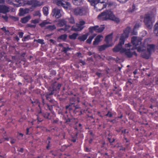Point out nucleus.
<instances>
[{"label": "nucleus", "instance_id": "10", "mask_svg": "<svg viewBox=\"0 0 158 158\" xmlns=\"http://www.w3.org/2000/svg\"><path fill=\"white\" fill-rule=\"evenodd\" d=\"M135 48L137 49L138 52L141 53V56H142V54L143 53H146V41H145L143 44L141 45L136 47Z\"/></svg>", "mask_w": 158, "mask_h": 158}, {"label": "nucleus", "instance_id": "51", "mask_svg": "<svg viewBox=\"0 0 158 158\" xmlns=\"http://www.w3.org/2000/svg\"><path fill=\"white\" fill-rule=\"evenodd\" d=\"M19 37L20 38H22L23 36V32H19Z\"/></svg>", "mask_w": 158, "mask_h": 158}, {"label": "nucleus", "instance_id": "46", "mask_svg": "<svg viewBox=\"0 0 158 158\" xmlns=\"http://www.w3.org/2000/svg\"><path fill=\"white\" fill-rule=\"evenodd\" d=\"M70 23H75L74 18L71 17L70 19Z\"/></svg>", "mask_w": 158, "mask_h": 158}, {"label": "nucleus", "instance_id": "48", "mask_svg": "<svg viewBox=\"0 0 158 158\" xmlns=\"http://www.w3.org/2000/svg\"><path fill=\"white\" fill-rule=\"evenodd\" d=\"M117 147H120L119 150H122V151H125V148L124 147H123L122 146H120L119 145H118L117 146Z\"/></svg>", "mask_w": 158, "mask_h": 158}, {"label": "nucleus", "instance_id": "8", "mask_svg": "<svg viewBox=\"0 0 158 158\" xmlns=\"http://www.w3.org/2000/svg\"><path fill=\"white\" fill-rule=\"evenodd\" d=\"M120 39H119V41L118 44L113 49V51L114 52H120L121 53H123L125 51V49L123 48L122 45L124 44L120 43Z\"/></svg>", "mask_w": 158, "mask_h": 158}, {"label": "nucleus", "instance_id": "36", "mask_svg": "<svg viewBox=\"0 0 158 158\" xmlns=\"http://www.w3.org/2000/svg\"><path fill=\"white\" fill-rule=\"evenodd\" d=\"M136 10V8L135 6L133 4L132 6V7L130 8V11L131 12H133L135 11Z\"/></svg>", "mask_w": 158, "mask_h": 158}, {"label": "nucleus", "instance_id": "56", "mask_svg": "<svg viewBox=\"0 0 158 158\" xmlns=\"http://www.w3.org/2000/svg\"><path fill=\"white\" fill-rule=\"evenodd\" d=\"M136 29H134V30L132 32V34H133V35H136V34H137V32L135 31V30H136Z\"/></svg>", "mask_w": 158, "mask_h": 158}, {"label": "nucleus", "instance_id": "27", "mask_svg": "<svg viewBox=\"0 0 158 158\" xmlns=\"http://www.w3.org/2000/svg\"><path fill=\"white\" fill-rule=\"evenodd\" d=\"M67 37V35L66 34H64L60 36L58 38V40H65Z\"/></svg>", "mask_w": 158, "mask_h": 158}, {"label": "nucleus", "instance_id": "26", "mask_svg": "<svg viewBox=\"0 0 158 158\" xmlns=\"http://www.w3.org/2000/svg\"><path fill=\"white\" fill-rule=\"evenodd\" d=\"M63 0H55L54 1L55 3L58 6H61L63 5Z\"/></svg>", "mask_w": 158, "mask_h": 158}, {"label": "nucleus", "instance_id": "62", "mask_svg": "<svg viewBox=\"0 0 158 158\" xmlns=\"http://www.w3.org/2000/svg\"><path fill=\"white\" fill-rule=\"evenodd\" d=\"M131 46L129 44H125V47H130Z\"/></svg>", "mask_w": 158, "mask_h": 158}, {"label": "nucleus", "instance_id": "64", "mask_svg": "<svg viewBox=\"0 0 158 158\" xmlns=\"http://www.w3.org/2000/svg\"><path fill=\"white\" fill-rule=\"evenodd\" d=\"M126 130H122V133H127L128 132V131H126Z\"/></svg>", "mask_w": 158, "mask_h": 158}, {"label": "nucleus", "instance_id": "16", "mask_svg": "<svg viewBox=\"0 0 158 158\" xmlns=\"http://www.w3.org/2000/svg\"><path fill=\"white\" fill-rule=\"evenodd\" d=\"M29 9L28 8H20L19 10V15L20 16L24 15L25 14L29 13Z\"/></svg>", "mask_w": 158, "mask_h": 158}, {"label": "nucleus", "instance_id": "19", "mask_svg": "<svg viewBox=\"0 0 158 158\" xmlns=\"http://www.w3.org/2000/svg\"><path fill=\"white\" fill-rule=\"evenodd\" d=\"M105 5H106V7H107L108 8H115L116 6L115 3L114 2H109L107 3H106Z\"/></svg>", "mask_w": 158, "mask_h": 158}, {"label": "nucleus", "instance_id": "58", "mask_svg": "<svg viewBox=\"0 0 158 158\" xmlns=\"http://www.w3.org/2000/svg\"><path fill=\"white\" fill-rule=\"evenodd\" d=\"M28 37V36H27L24 37L23 39V41H26V40L27 39Z\"/></svg>", "mask_w": 158, "mask_h": 158}, {"label": "nucleus", "instance_id": "41", "mask_svg": "<svg viewBox=\"0 0 158 158\" xmlns=\"http://www.w3.org/2000/svg\"><path fill=\"white\" fill-rule=\"evenodd\" d=\"M77 25L78 27V29L80 31H81L84 27V26L81 25L79 23L77 24Z\"/></svg>", "mask_w": 158, "mask_h": 158}, {"label": "nucleus", "instance_id": "33", "mask_svg": "<svg viewBox=\"0 0 158 158\" xmlns=\"http://www.w3.org/2000/svg\"><path fill=\"white\" fill-rule=\"evenodd\" d=\"M78 36V34L77 33H74L72 35H70V39L75 40Z\"/></svg>", "mask_w": 158, "mask_h": 158}, {"label": "nucleus", "instance_id": "31", "mask_svg": "<svg viewBox=\"0 0 158 158\" xmlns=\"http://www.w3.org/2000/svg\"><path fill=\"white\" fill-rule=\"evenodd\" d=\"M18 3L19 6H23L25 4L24 0H15Z\"/></svg>", "mask_w": 158, "mask_h": 158}, {"label": "nucleus", "instance_id": "45", "mask_svg": "<svg viewBox=\"0 0 158 158\" xmlns=\"http://www.w3.org/2000/svg\"><path fill=\"white\" fill-rule=\"evenodd\" d=\"M140 26V24L139 23H136L134 27V29H138Z\"/></svg>", "mask_w": 158, "mask_h": 158}, {"label": "nucleus", "instance_id": "17", "mask_svg": "<svg viewBox=\"0 0 158 158\" xmlns=\"http://www.w3.org/2000/svg\"><path fill=\"white\" fill-rule=\"evenodd\" d=\"M103 38V37L102 35H98L95 39V40L93 42V44L97 45L98 43L100 42Z\"/></svg>", "mask_w": 158, "mask_h": 158}, {"label": "nucleus", "instance_id": "37", "mask_svg": "<svg viewBox=\"0 0 158 158\" xmlns=\"http://www.w3.org/2000/svg\"><path fill=\"white\" fill-rule=\"evenodd\" d=\"M33 15L35 16H38L40 17L41 16V13H40V11H36L34 12Z\"/></svg>", "mask_w": 158, "mask_h": 158}, {"label": "nucleus", "instance_id": "57", "mask_svg": "<svg viewBox=\"0 0 158 158\" xmlns=\"http://www.w3.org/2000/svg\"><path fill=\"white\" fill-rule=\"evenodd\" d=\"M2 17L6 20H7L8 19V17L6 15H5V16L2 15Z\"/></svg>", "mask_w": 158, "mask_h": 158}, {"label": "nucleus", "instance_id": "32", "mask_svg": "<svg viewBox=\"0 0 158 158\" xmlns=\"http://www.w3.org/2000/svg\"><path fill=\"white\" fill-rule=\"evenodd\" d=\"M50 23L49 22L46 20H44L43 22L40 24V25L41 27H44L46 25Z\"/></svg>", "mask_w": 158, "mask_h": 158}, {"label": "nucleus", "instance_id": "50", "mask_svg": "<svg viewBox=\"0 0 158 158\" xmlns=\"http://www.w3.org/2000/svg\"><path fill=\"white\" fill-rule=\"evenodd\" d=\"M47 143H48V145L46 147V148L47 149H48L50 147V145H49V143H50V141H49V139H48L47 140Z\"/></svg>", "mask_w": 158, "mask_h": 158}, {"label": "nucleus", "instance_id": "9", "mask_svg": "<svg viewBox=\"0 0 158 158\" xmlns=\"http://www.w3.org/2000/svg\"><path fill=\"white\" fill-rule=\"evenodd\" d=\"M27 4L31 5L33 7H36L41 6L43 4V2H40L37 0H30L27 2Z\"/></svg>", "mask_w": 158, "mask_h": 158}, {"label": "nucleus", "instance_id": "7", "mask_svg": "<svg viewBox=\"0 0 158 158\" xmlns=\"http://www.w3.org/2000/svg\"><path fill=\"white\" fill-rule=\"evenodd\" d=\"M105 28V27L103 25H101L100 27L98 26H96L94 27H91L89 28V31L92 33L93 31H94L97 32H102Z\"/></svg>", "mask_w": 158, "mask_h": 158}, {"label": "nucleus", "instance_id": "3", "mask_svg": "<svg viewBox=\"0 0 158 158\" xmlns=\"http://www.w3.org/2000/svg\"><path fill=\"white\" fill-rule=\"evenodd\" d=\"M71 11L75 15L83 16L86 15L88 12V8L86 6L77 7L71 9Z\"/></svg>", "mask_w": 158, "mask_h": 158}, {"label": "nucleus", "instance_id": "28", "mask_svg": "<svg viewBox=\"0 0 158 158\" xmlns=\"http://www.w3.org/2000/svg\"><path fill=\"white\" fill-rule=\"evenodd\" d=\"M95 35H92L90 36L89 38L87 40L86 42L87 43L90 44L92 41V40L94 37Z\"/></svg>", "mask_w": 158, "mask_h": 158}, {"label": "nucleus", "instance_id": "15", "mask_svg": "<svg viewBox=\"0 0 158 158\" xmlns=\"http://www.w3.org/2000/svg\"><path fill=\"white\" fill-rule=\"evenodd\" d=\"M9 11L8 7L4 5H0V13L5 14Z\"/></svg>", "mask_w": 158, "mask_h": 158}, {"label": "nucleus", "instance_id": "61", "mask_svg": "<svg viewBox=\"0 0 158 158\" xmlns=\"http://www.w3.org/2000/svg\"><path fill=\"white\" fill-rule=\"evenodd\" d=\"M5 0H0V4L4 3Z\"/></svg>", "mask_w": 158, "mask_h": 158}, {"label": "nucleus", "instance_id": "13", "mask_svg": "<svg viewBox=\"0 0 158 158\" xmlns=\"http://www.w3.org/2000/svg\"><path fill=\"white\" fill-rule=\"evenodd\" d=\"M52 15L56 18H60L61 16L60 10L57 8H54L52 10Z\"/></svg>", "mask_w": 158, "mask_h": 158}, {"label": "nucleus", "instance_id": "38", "mask_svg": "<svg viewBox=\"0 0 158 158\" xmlns=\"http://www.w3.org/2000/svg\"><path fill=\"white\" fill-rule=\"evenodd\" d=\"M34 41H36L38 43L41 44H44V40L41 39H38L34 40Z\"/></svg>", "mask_w": 158, "mask_h": 158}, {"label": "nucleus", "instance_id": "35", "mask_svg": "<svg viewBox=\"0 0 158 158\" xmlns=\"http://www.w3.org/2000/svg\"><path fill=\"white\" fill-rule=\"evenodd\" d=\"M1 29L4 31L5 33L7 35H9L10 34L8 30L6 29V27H3L1 28Z\"/></svg>", "mask_w": 158, "mask_h": 158}, {"label": "nucleus", "instance_id": "52", "mask_svg": "<svg viewBox=\"0 0 158 158\" xmlns=\"http://www.w3.org/2000/svg\"><path fill=\"white\" fill-rule=\"evenodd\" d=\"M88 1L94 4L95 3L97 2V0H88Z\"/></svg>", "mask_w": 158, "mask_h": 158}, {"label": "nucleus", "instance_id": "29", "mask_svg": "<svg viewBox=\"0 0 158 158\" xmlns=\"http://www.w3.org/2000/svg\"><path fill=\"white\" fill-rule=\"evenodd\" d=\"M56 28L54 25H48L46 27V28L48 29L49 30L52 31Z\"/></svg>", "mask_w": 158, "mask_h": 158}, {"label": "nucleus", "instance_id": "60", "mask_svg": "<svg viewBox=\"0 0 158 158\" xmlns=\"http://www.w3.org/2000/svg\"><path fill=\"white\" fill-rule=\"evenodd\" d=\"M109 140L110 142L111 143L113 142L115 140V139L114 138L112 140H111V139H109Z\"/></svg>", "mask_w": 158, "mask_h": 158}, {"label": "nucleus", "instance_id": "63", "mask_svg": "<svg viewBox=\"0 0 158 158\" xmlns=\"http://www.w3.org/2000/svg\"><path fill=\"white\" fill-rule=\"evenodd\" d=\"M50 42L52 43H54L55 42V41H54L53 40H50Z\"/></svg>", "mask_w": 158, "mask_h": 158}, {"label": "nucleus", "instance_id": "30", "mask_svg": "<svg viewBox=\"0 0 158 158\" xmlns=\"http://www.w3.org/2000/svg\"><path fill=\"white\" fill-rule=\"evenodd\" d=\"M48 8L46 7H44L43 8V12L45 16H47L48 14Z\"/></svg>", "mask_w": 158, "mask_h": 158}, {"label": "nucleus", "instance_id": "21", "mask_svg": "<svg viewBox=\"0 0 158 158\" xmlns=\"http://www.w3.org/2000/svg\"><path fill=\"white\" fill-rule=\"evenodd\" d=\"M112 39V33H111L106 37L105 39V41L107 43H108L111 41Z\"/></svg>", "mask_w": 158, "mask_h": 158}, {"label": "nucleus", "instance_id": "53", "mask_svg": "<svg viewBox=\"0 0 158 158\" xmlns=\"http://www.w3.org/2000/svg\"><path fill=\"white\" fill-rule=\"evenodd\" d=\"M10 142L12 144L14 143H15L16 140L15 139H11V138H10Z\"/></svg>", "mask_w": 158, "mask_h": 158}, {"label": "nucleus", "instance_id": "18", "mask_svg": "<svg viewBox=\"0 0 158 158\" xmlns=\"http://www.w3.org/2000/svg\"><path fill=\"white\" fill-rule=\"evenodd\" d=\"M84 0H72L73 3L76 6H80L83 3Z\"/></svg>", "mask_w": 158, "mask_h": 158}, {"label": "nucleus", "instance_id": "6", "mask_svg": "<svg viewBox=\"0 0 158 158\" xmlns=\"http://www.w3.org/2000/svg\"><path fill=\"white\" fill-rule=\"evenodd\" d=\"M130 30L131 28L129 27H128L124 31V33L121 35L120 38L121 40L120 43L122 44H124L125 39L128 37Z\"/></svg>", "mask_w": 158, "mask_h": 158}, {"label": "nucleus", "instance_id": "12", "mask_svg": "<svg viewBox=\"0 0 158 158\" xmlns=\"http://www.w3.org/2000/svg\"><path fill=\"white\" fill-rule=\"evenodd\" d=\"M134 49V48H133L127 50L125 49V51L124 52H125V55L129 58L131 57L133 55L137 56V54L136 52L135 51H132Z\"/></svg>", "mask_w": 158, "mask_h": 158}, {"label": "nucleus", "instance_id": "47", "mask_svg": "<svg viewBox=\"0 0 158 158\" xmlns=\"http://www.w3.org/2000/svg\"><path fill=\"white\" fill-rule=\"evenodd\" d=\"M107 0H97V2L102 3H104Z\"/></svg>", "mask_w": 158, "mask_h": 158}, {"label": "nucleus", "instance_id": "4", "mask_svg": "<svg viewBox=\"0 0 158 158\" xmlns=\"http://www.w3.org/2000/svg\"><path fill=\"white\" fill-rule=\"evenodd\" d=\"M146 41L147 40H146ZM146 47L147 50H146V53H143L142 54V57L144 58L148 59L152 52L154 51L155 45L153 44H148L146 42Z\"/></svg>", "mask_w": 158, "mask_h": 158}, {"label": "nucleus", "instance_id": "5", "mask_svg": "<svg viewBox=\"0 0 158 158\" xmlns=\"http://www.w3.org/2000/svg\"><path fill=\"white\" fill-rule=\"evenodd\" d=\"M67 21L65 19H59L58 21V23L57 25L60 27H62L65 25L64 28L59 29L57 30L58 31H61L62 30H64V31H67L69 28V26L66 25Z\"/></svg>", "mask_w": 158, "mask_h": 158}, {"label": "nucleus", "instance_id": "39", "mask_svg": "<svg viewBox=\"0 0 158 158\" xmlns=\"http://www.w3.org/2000/svg\"><path fill=\"white\" fill-rule=\"evenodd\" d=\"M61 6L62 7H63L64 9H67L68 8V7L69 6V5L68 2H66V4L63 3V5H62Z\"/></svg>", "mask_w": 158, "mask_h": 158}, {"label": "nucleus", "instance_id": "59", "mask_svg": "<svg viewBox=\"0 0 158 158\" xmlns=\"http://www.w3.org/2000/svg\"><path fill=\"white\" fill-rule=\"evenodd\" d=\"M80 62L83 65H85V62L84 61L80 60Z\"/></svg>", "mask_w": 158, "mask_h": 158}, {"label": "nucleus", "instance_id": "25", "mask_svg": "<svg viewBox=\"0 0 158 158\" xmlns=\"http://www.w3.org/2000/svg\"><path fill=\"white\" fill-rule=\"evenodd\" d=\"M71 136L72 138L71 141L73 142H75L77 138V133H76L75 134H72L71 135Z\"/></svg>", "mask_w": 158, "mask_h": 158}, {"label": "nucleus", "instance_id": "11", "mask_svg": "<svg viewBox=\"0 0 158 158\" xmlns=\"http://www.w3.org/2000/svg\"><path fill=\"white\" fill-rule=\"evenodd\" d=\"M131 43L135 47L141 44V39L139 37L133 36L131 38Z\"/></svg>", "mask_w": 158, "mask_h": 158}, {"label": "nucleus", "instance_id": "54", "mask_svg": "<svg viewBox=\"0 0 158 158\" xmlns=\"http://www.w3.org/2000/svg\"><path fill=\"white\" fill-rule=\"evenodd\" d=\"M96 74L99 77H101L102 76V74L100 73H96Z\"/></svg>", "mask_w": 158, "mask_h": 158}, {"label": "nucleus", "instance_id": "44", "mask_svg": "<svg viewBox=\"0 0 158 158\" xmlns=\"http://www.w3.org/2000/svg\"><path fill=\"white\" fill-rule=\"evenodd\" d=\"M69 50L68 48H67L65 47H63L62 48V51L64 52V53H66Z\"/></svg>", "mask_w": 158, "mask_h": 158}, {"label": "nucleus", "instance_id": "55", "mask_svg": "<svg viewBox=\"0 0 158 158\" xmlns=\"http://www.w3.org/2000/svg\"><path fill=\"white\" fill-rule=\"evenodd\" d=\"M6 2L8 4H10L11 5L13 4L12 2L10 0H6Z\"/></svg>", "mask_w": 158, "mask_h": 158}, {"label": "nucleus", "instance_id": "22", "mask_svg": "<svg viewBox=\"0 0 158 158\" xmlns=\"http://www.w3.org/2000/svg\"><path fill=\"white\" fill-rule=\"evenodd\" d=\"M88 36V34H85L78 37V39L80 41H84L87 39Z\"/></svg>", "mask_w": 158, "mask_h": 158}, {"label": "nucleus", "instance_id": "14", "mask_svg": "<svg viewBox=\"0 0 158 158\" xmlns=\"http://www.w3.org/2000/svg\"><path fill=\"white\" fill-rule=\"evenodd\" d=\"M94 6L97 10L100 11L104 8H106V5L101 3L96 2L94 4Z\"/></svg>", "mask_w": 158, "mask_h": 158}, {"label": "nucleus", "instance_id": "43", "mask_svg": "<svg viewBox=\"0 0 158 158\" xmlns=\"http://www.w3.org/2000/svg\"><path fill=\"white\" fill-rule=\"evenodd\" d=\"M106 115L109 117H111L112 116V114L111 112L109 111Z\"/></svg>", "mask_w": 158, "mask_h": 158}, {"label": "nucleus", "instance_id": "1", "mask_svg": "<svg viewBox=\"0 0 158 158\" xmlns=\"http://www.w3.org/2000/svg\"><path fill=\"white\" fill-rule=\"evenodd\" d=\"M98 18L102 20L110 19L117 23H118L120 21L119 18L116 17L112 12L110 10H107L102 12L98 15Z\"/></svg>", "mask_w": 158, "mask_h": 158}, {"label": "nucleus", "instance_id": "2", "mask_svg": "<svg viewBox=\"0 0 158 158\" xmlns=\"http://www.w3.org/2000/svg\"><path fill=\"white\" fill-rule=\"evenodd\" d=\"M156 11V8L155 7L152 8L150 13L147 15L144 18V22L148 29H151L152 27V23L154 22V17Z\"/></svg>", "mask_w": 158, "mask_h": 158}, {"label": "nucleus", "instance_id": "23", "mask_svg": "<svg viewBox=\"0 0 158 158\" xmlns=\"http://www.w3.org/2000/svg\"><path fill=\"white\" fill-rule=\"evenodd\" d=\"M110 46V45L104 44L99 47V50L100 51H102L104 50L106 48Z\"/></svg>", "mask_w": 158, "mask_h": 158}, {"label": "nucleus", "instance_id": "40", "mask_svg": "<svg viewBox=\"0 0 158 158\" xmlns=\"http://www.w3.org/2000/svg\"><path fill=\"white\" fill-rule=\"evenodd\" d=\"M79 24L83 26V25L85 24V22L83 20L81 19L79 20Z\"/></svg>", "mask_w": 158, "mask_h": 158}, {"label": "nucleus", "instance_id": "24", "mask_svg": "<svg viewBox=\"0 0 158 158\" xmlns=\"http://www.w3.org/2000/svg\"><path fill=\"white\" fill-rule=\"evenodd\" d=\"M154 31L155 34H156V36H158V21L154 26Z\"/></svg>", "mask_w": 158, "mask_h": 158}, {"label": "nucleus", "instance_id": "49", "mask_svg": "<svg viewBox=\"0 0 158 158\" xmlns=\"http://www.w3.org/2000/svg\"><path fill=\"white\" fill-rule=\"evenodd\" d=\"M121 3H123L127 2L128 0H117Z\"/></svg>", "mask_w": 158, "mask_h": 158}, {"label": "nucleus", "instance_id": "20", "mask_svg": "<svg viewBox=\"0 0 158 158\" xmlns=\"http://www.w3.org/2000/svg\"><path fill=\"white\" fill-rule=\"evenodd\" d=\"M31 19V16L28 15L21 19L22 23H25L27 22Z\"/></svg>", "mask_w": 158, "mask_h": 158}, {"label": "nucleus", "instance_id": "34", "mask_svg": "<svg viewBox=\"0 0 158 158\" xmlns=\"http://www.w3.org/2000/svg\"><path fill=\"white\" fill-rule=\"evenodd\" d=\"M71 30L72 31H80L79 29H78V27L77 24L76 25V26H72Z\"/></svg>", "mask_w": 158, "mask_h": 158}, {"label": "nucleus", "instance_id": "42", "mask_svg": "<svg viewBox=\"0 0 158 158\" xmlns=\"http://www.w3.org/2000/svg\"><path fill=\"white\" fill-rule=\"evenodd\" d=\"M39 22V19H35L31 21V22L32 23L35 24L38 23Z\"/></svg>", "mask_w": 158, "mask_h": 158}]
</instances>
